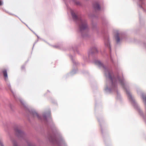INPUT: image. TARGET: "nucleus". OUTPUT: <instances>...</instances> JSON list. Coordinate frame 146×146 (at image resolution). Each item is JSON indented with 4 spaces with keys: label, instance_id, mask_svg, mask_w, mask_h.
Wrapping results in <instances>:
<instances>
[{
    "label": "nucleus",
    "instance_id": "nucleus-1",
    "mask_svg": "<svg viewBox=\"0 0 146 146\" xmlns=\"http://www.w3.org/2000/svg\"><path fill=\"white\" fill-rule=\"evenodd\" d=\"M80 23L79 27L81 31L87 28V25L85 21L80 19Z\"/></svg>",
    "mask_w": 146,
    "mask_h": 146
},
{
    "label": "nucleus",
    "instance_id": "nucleus-2",
    "mask_svg": "<svg viewBox=\"0 0 146 146\" xmlns=\"http://www.w3.org/2000/svg\"><path fill=\"white\" fill-rule=\"evenodd\" d=\"M2 73L5 79L6 80L7 79V70L5 69H3L2 71Z\"/></svg>",
    "mask_w": 146,
    "mask_h": 146
},
{
    "label": "nucleus",
    "instance_id": "nucleus-3",
    "mask_svg": "<svg viewBox=\"0 0 146 146\" xmlns=\"http://www.w3.org/2000/svg\"><path fill=\"white\" fill-rule=\"evenodd\" d=\"M94 7L95 9L97 10H99L100 9V7L99 5L98 4H96L94 6Z\"/></svg>",
    "mask_w": 146,
    "mask_h": 146
},
{
    "label": "nucleus",
    "instance_id": "nucleus-4",
    "mask_svg": "<svg viewBox=\"0 0 146 146\" xmlns=\"http://www.w3.org/2000/svg\"><path fill=\"white\" fill-rule=\"evenodd\" d=\"M72 16L73 18L75 19H77L78 17L76 14L73 12H72Z\"/></svg>",
    "mask_w": 146,
    "mask_h": 146
},
{
    "label": "nucleus",
    "instance_id": "nucleus-5",
    "mask_svg": "<svg viewBox=\"0 0 146 146\" xmlns=\"http://www.w3.org/2000/svg\"><path fill=\"white\" fill-rule=\"evenodd\" d=\"M115 39L117 42H119L120 41V39L119 37L118 34H117L115 36Z\"/></svg>",
    "mask_w": 146,
    "mask_h": 146
},
{
    "label": "nucleus",
    "instance_id": "nucleus-6",
    "mask_svg": "<svg viewBox=\"0 0 146 146\" xmlns=\"http://www.w3.org/2000/svg\"><path fill=\"white\" fill-rule=\"evenodd\" d=\"M15 131L17 134H21L22 133L21 131L18 129H16Z\"/></svg>",
    "mask_w": 146,
    "mask_h": 146
},
{
    "label": "nucleus",
    "instance_id": "nucleus-7",
    "mask_svg": "<svg viewBox=\"0 0 146 146\" xmlns=\"http://www.w3.org/2000/svg\"><path fill=\"white\" fill-rule=\"evenodd\" d=\"M33 115L34 117H36L38 118H40L39 115L36 112H34L33 114Z\"/></svg>",
    "mask_w": 146,
    "mask_h": 146
},
{
    "label": "nucleus",
    "instance_id": "nucleus-8",
    "mask_svg": "<svg viewBox=\"0 0 146 146\" xmlns=\"http://www.w3.org/2000/svg\"><path fill=\"white\" fill-rule=\"evenodd\" d=\"M95 64H102L101 61L98 60H96L95 61Z\"/></svg>",
    "mask_w": 146,
    "mask_h": 146
},
{
    "label": "nucleus",
    "instance_id": "nucleus-9",
    "mask_svg": "<svg viewBox=\"0 0 146 146\" xmlns=\"http://www.w3.org/2000/svg\"><path fill=\"white\" fill-rule=\"evenodd\" d=\"M126 92L127 94V95H128L129 97L130 98L131 97V95L130 94V93L129 92H128L127 90H126Z\"/></svg>",
    "mask_w": 146,
    "mask_h": 146
},
{
    "label": "nucleus",
    "instance_id": "nucleus-10",
    "mask_svg": "<svg viewBox=\"0 0 146 146\" xmlns=\"http://www.w3.org/2000/svg\"><path fill=\"white\" fill-rule=\"evenodd\" d=\"M108 77L111 80L112 79V77L111 76V74L110 73H109Z\"/></svg>",
    "mask_w": 146,
    "mask_h": 146
},
{
    "label": "nucleus",
    "instance_id": "nucleus-11",
    "mask_svg": "<svg viewBox=\"0 0 146 146\" xmlns=\"http://www.w3.org/2000/svg\"><path fill=\"white\" fill-rule=\"evenodd\" d=\"M121 82V85H123L124 84H123V83L122 82Z\"/></svg>",
    "mask_w": 146,
    "mask_h": 146
},
{
    "label": "nucleus",
    "instance_id": "nucleus-12",
    "mask_svg": "<svg viewBox=\"0 0 146 146\" xmlns=\"http://www.w3.org/2000/svg\"><path fill=\"white\" fill-rule=\"evenodd\" d=\"M143 100H145V102H146V97L143 98Z\"/></svg>",
    "mask_w": 146,
    "mask_h": 146
},
{
    "label": "nucleus",
    "instance_id": "nucleus-13",
    "mask_svg": "<svg viewBox=\"0 0 146 146\" xmlns=\"http://www.w3.org/2000/svg\"><path fill=\"white\" fill-rule=\"evenodd\" d=\"M2 4V3L1 1H0V5H1Z\"/></svg>",
    "mask_w": 146,
    "mask_h": 146
},
{
    "label": "nucleus",
    "instance_id": "nucleus-14",
    "mask_svg": "<svg viewBox=\"0 0 146 146\" xmlns=\"http://www.w3.org/2000/svg\"><path fill=\"white\" fill-rule=\"evenodd\" d=\"M14 146H17V145H15Z\"/></svg>",
    "mask_w": 146,
    "mask_h": 146
}]
</instances>
